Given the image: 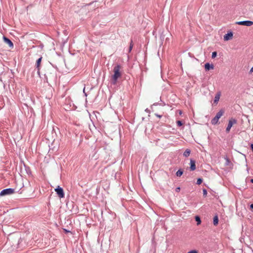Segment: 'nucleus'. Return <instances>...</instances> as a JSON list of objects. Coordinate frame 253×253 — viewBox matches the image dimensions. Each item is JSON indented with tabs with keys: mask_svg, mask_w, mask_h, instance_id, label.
<instances>
[{
	"mask_svg": "<svg viewBox=\"0 0 253 253\" xmlns=\"http://www.w3.org/2000/svg\"><path fill=\"white\" fill-rule=\"evenodd\" d=\"M195 220L197 222V224H200L201 222V219H200V218L199 216H196V217H195Z\"/></svg>",
	"mask_w": 253,
	"mask_h": 253,
	"instance_id": "nucleus-16",
	"label": "nucleus"
},
{
	"mask_svg": "<svg viewBox=\"0 0 253 253\" xmlns=\"http://www.w3.org/2000/svg\"><path fill=\"white\" fill-rule=\"evenodd\" d=\"M190 169L192 171H193L195 170L196 169V165H195V161L194 160L191 159L190 160Z\"/></svg>",
	"mask_w": 253,
	"mask_h": 253,
	"instance_id": "nucleus-9",
	"label": "nucleus"
},
{
	"mask_svg": "<svg viewBox=\"0 0 253 253\" xmlns=\"http://www.w3.org/2000/svg\"><path fill=\"white\" fill-rule=\"evenodd\" d=\"M176 124H177V126H181L183 125V123L181 121H177L176 122Z\"/></svg>",
	"mask_w": 253,
	"mask_h": 253,
	"instance_id": "nucleus-18",
	"label": "nucleus"
},
{
	"mask_svg": "<svg viewBox=\"0 0 253 253\" xmlns=\"http://www.w3.org/2000/svg\"><path fill=\"white\" fill-rule=\"evenodd\" d=\"M132 42L131 41V43L130 44V45H129V52L131 50V49L132 48V47H133V44L132 43Z\"/></svg>",
	"mask_w": 253,
	"mask_h": 253,
	"instance_id": "nucleus-21",
	"label": "nucleus"
},
{
	"mask_svg": "<svg viewBox=\"0 0 253 253\" xmlns=\"http://www.w3.org/2000/svg\"><path fill=\"white\" fill-rule=\"evenodd\" d=\"M217 56V52L216 51H214L212 53L211 57L212 58H215Z\"/></svg>",
	"mask_w": 253,
	"mask_h": 253,
	"instance_id": "nucleus-20",
	"label": "nucleus"
},
{
	"mask_svg": "<svg viewBox=\"0 0 253 253\" xmlns=\"http://www.w3.org/2000/svg\"><path fill=\"white\" fill-rule=\"evenodd\" d=\"M191 153V150L189 149H187L185 150V151L183 153V156L185 157H188L189 156L190 154Z\"/></svg>",
	"mask_w": 253,
	"mask_h": 253,
	"instance_id": "nucleus-12",
	"label": "nucleus"
},
{
	"mask_svg": "<svg viewBox=\"0 0 253 253\" xmlns=\"http://www.w3.org/2000/svg\"><path fill=\"white\" fill-rule=\"evenodd\" d=\"M236 123H237V120L233 118H231L229 120L228 126H227V127L226 128V131L227 132H229V131L230 130V129L232 127V126L234 124H235Z\"/></svg>",
	"mask_w": 253,
	"mask_h": 253,
	"instance_id": "nucleus-4",
	"label": "nucleus"
},
{
	"mask_svg": "<svg viewBox=\"0 0 253 253\" xmlns=\"http://www.w3.org/2000/svg\"><path fill=\"white\" fill-rule=\"evenodd\" d=\"M203 181V179L201 178H198L197 180V184H201L202 183Z\"/></svg>",
	"mask_w": 253,
	"mask_h": 253,
	"instance_id": "nucleus-17",
	"label": "nucleus"
},
{
	"mask_svg": "<svg viewBox=\"0 0 253 253\" xmlns=\"http://www.w3.org/2000/svg\"><path fill=\"white\" fill-rule=\"evenodd\" d=\"M14 192V189L13 188H6L2 190L0 193V195L1 196L10 195Z\"/></svg>",
	"mask_w": 253,
	"mask_h": 253,
	"instance_id": "nucleus-3",
	"label": "nucleus"
},
{
	"mask_svg": "<svg viewBox=\"0 0 253 253\" xmlns=\"http://www.w3.org/2000/svg\"><path fill=\"white\" fill-rule=\"evenodd\" d=\"M203 195L204 196H207V190L204 189H203Z\"/></svg>",
	"mask_w": 253,
	"mask_h": 253,
	"instance_id": "nucleus-23",
	"label": "nucleus"
},
{
	"mask_svg": "<svg viewBox=\"0 0 253 253\" xmlns=\"http://www.w3.org/2000/svg\"><path fill=\"white\" fill-rule=\"evenodd\" d=\"M251 149H252V150L253 151V144H252L251 145Z\"/></svg>",
	"mask_w": 253,
	"mask_h": 253,
	"instance_id": "nucleus-27",
	"label": "nucleus"
},
{
	"mask_svg": "<svg viewBox=\"0 0 253 253\" xmlns=\"http://www.w3.org/2000/svg\"><path fill=\"white\" fill-rule=\"evenodd\" d=\"M180 188L179 187H178L176 188V189H175V191L176 192H179L180 191Z\"/></svg>",
	"mask_w": 253,
	"mask_h": 253,
	"instance_id": "nucleus-24",
	"label": "nucleus"
},
{
	"mask_svg": "<svg viewBox=\"0 0 253 253\" xmlns=\"http://www.w3.org/2000/svg\"><path fill=\"white\" fill-rule=\"evenodd\" d=\"M224 111L222 110L218 112L215 116L211 120V123L212 125H215L217 123L219 118L223 115Z\"/></svg>",
	"mask_w": 253,
	"mask_h": 253,
	"instance_id": "nucleus-2",
	"label": "nucleus"
},
{
	"mask_svg": "<svg viewBox=\"0 0 253 253\" xmlns=\"http://www.w3.org/2000/svg\"><path fill=\"white\" fill-rule=\"evenodd\" d=\"M250 208L252 210H253V204H251L250 205Z\"/></svg>",
	"mask_w": 253,
	"mask_h": 253,
	"instance_id": "nucleus-28",
	"label": "nucleus"
},
{
	"mask_svg": "<svg viewBox=\"0 0 253 253\" xmlns=\"http://www.w3.org/2000/svg\"><path fill=\"white\" fill-rule=\"evenodd\" d=\"M233 34L232 32L230 31L228 32L227 34H226L223 37V39L225 41H227L231 39L233 37Z\"/></svg>",
	"mask_w": 253,
	"mask_h": 253,
	"instance_id": "nucleus-7",
	"label": "nucleus"
},
{
	"mask_svg": "<svg viewBox=\"0 0 253 253\" xmlns=\"http://www.w3.org/2000/svg\"><path fill=\"white\" fill-rule=\"evenodd\" d=\"M251 182L252 183H253V179H252L251 180Z\"/></svg>",
	"mask_w": 253,
	"mask_h": 253,
	"instance_id": "nucleus-29",
	"label": "nucleus"
},
{
	"mask_svg": "<svg viewBox=\"0 0 253 253\" xmlns=\"http://www.w3.org/2000/svg\"><path fill=\"white\" fill-rule=\"evenodd\" d=\"M145 111L146 112L148 113H150V110H149L148 108L146 109H145Z\"/></svg>",
	"mask_w": 253,
	"mask_h": 253,
	"instance_id": "nucleus-25",
	"label": "nucleus"
},
{
	"mask_svg": "<svg viewBox=\"0 0 253 253\" xmlns=\"http://www.w3.org/2000/svg\"><path fill=\"white\" fill-rule=\"evenodd\" d=\"M225 159L226 160L225 165L227 166L230 163V160L227 157L225 158Z\"/></svg>",
	"mask_w": 253,
	"mask_h": 253,
	"instance_id": "nucleus-19",
	"label": "nucleus"
},
{
	"mask_svg": "<svg viewBox=\"0 0 253 253\" xmlns=\"http://www.w3.org/2000/svg\"><path fill=\"white\" fill-rule=\"evenodd\" d=\"M156 116L157 117H158V118H161V117H162L161 115H158V114H156Z\"/></svg>",
	"mask_w": 253,
	"mask_h": 253,
	"instance_id": "nucleus-26",
	"label": "nucleus"
},
{
	"mask_svg": "<svg viewBox=\"0 0 253 253\" xmlns=\"http://www.w3.org/2000/svg\"><path fill=\"white\" fill-rule=\"evenodd\" d=\"M236 24L240 25L251 26L253 25V22L250 20L241 21L237 22Z\"/></svg>",
	"mask_w": 253,
	"mask_h": 253,
	"instance_id": "nucleus-6",
	"label": "nucleus"
},
{
	"mask_svg": "<svg viewBox=\"0 0 253 253\" xmlns=\"http://www.w3.org/2000/svg\"><path fill=\"white\" fill-rule=\"evenodd\" d=\"M55 191L60 198H62L64 197L65 194L62 188L58 186L55 189Z\"/></svg>",
	"mask_w": 253,
	"mask_h": 253,
	"instance_id": "nucleus-5",
	"label": "nucleus"
},
{
	"mask_svg": "<svg viewBox=\"0 0 253 253\" xmlns=\"http://www.w3.org/2000/svg\"><path fill=\"white\" fill-rule=\"evenodd\" d=\"M218 223V217L217 215H215L213 217V223L214 225H216Z\"/></svg>",
	"mask_w": 253,
	"mask_h": 253,
	"instance_id": "nucleus-14",
	"label": "nucleus"
},
{
	"mask_svg": "<svg viewBox=\"0 0 253 253\" xmlns=\"http://www.w3.org/2000/svg\"><path fill=\"white\" fill-rule=\"evenodd\" d=\"M187 253H198V252L196 250H191Z\"/></svg>",
	"mask_w": 253,
	"mask_h": 253,
	"instance_id": "nucleus-22",
	"label": "nucleus"
},
{
	"mask_svg": "<svg viewBox=\"0 0 253 253\" xmlns=\"http://www.w3.org/2000/svg\"><path fill=\"white\" fill-rule=\"evenodd\" d=\"M3 39L4 41L6 43H7L10 47H13V42L9 39L6 38L4 36L3 37Z\"/></svg>",
	"mask_w": 253,
	"mask_h": 253,
	"instance_id": "nucleus-8",
	"label": "nucleus"
},
{
	"mask_svg": "<svg viewBox=\"0 0 253 253\" xmlns=\"http://www.w3.org/2000/svg\"><path fill=\"white\" fill-rule=\"evenodd\" d=\"M183 173V172L181 169H179L176 172V175L177 176L180 177L182 175Z\"/></svg>",
	"mask_w": 253,
	"mask_h": 253,
	"instance_id": "nucleus-15",
	"label": "nucleus"
},
{
	"mask_svg": "<svg viewBox=\"0 0 253 253\" xmlns=\"http://www.w3.org/2000/svg\"><path fill=\"white\" fill-rule=\"evenodd\" d=\"M220 92H218L215 94L214 99V101H213L214 103H217L218 102V101H219V98H220Z\"/></svg>",
	"mask_w": 253,
	"mask_h": 253,
	"instance_id": "nucleus-11",
	"label": "nucleus"
},
{
	"mask_svg": "<svg viewBox=\"0 0 253 253\" xmlns=\"http://www.w3.org/2000/svg\"><path fill=\"white\" fill-rule=\"evenodd\" d=\"M42 57L39 58L37 60V62H36V65H37V68H38V74H39V73H40L39 67V66H40V65L41 64V61H42Z\"/></svg>",
	"mask_w": 253,
	"mask_h": 253,
	"instance_id": "nucleus-13",
	"label": "nucleus"
},
{
	"mask_svg": "<svg viewBox=\"0 0 253 253\" xmlns=\"http://www.w3.org/2000/svg\"><path fill=\"white\" fill-rule=\"evenodd\" d=\"M84 90H85V89L84 88V92L85 93V92H84Z\"/></svg>",
	"mask_w": 253,
	"mask_h": 253,
	"instance_id": "nucleus-30",
	"label": "nucleus"
},
{
	"mask_svg": "<svg viewBox=\"0 0 253 253\" xmlns=\"http://www.w3.org/2000/svg\"><path fill=\"white\" fill-rule=\"evenodd\" d=\"M121 66L119 64L116 65L113 68L114 75L112 76V84H117L118 79L122 76V73L120 72Z\"/></svg>",
	"mask_w": 253,
	"mask_h": 253,
	"instance_id": "nucleus-1",
	"label": "nucleus"
},
{
	"mask_svg": "<svg viewBox=\"0 0 253 253\" xmlns=\"http://www.w3.org/2000/svg\"><path fill=\"white\" fill-rule=\"evenodd\" d=\"M214 66L212 64H210L209 63H207L205 64V68L206 70H210L211 69H213Z\"/></svg>",
	"mask_w": 253,
	"mask_h": 253,
	"instance_id": "nucleus-10",
	"label": "nucleus"
}]
</instances>
